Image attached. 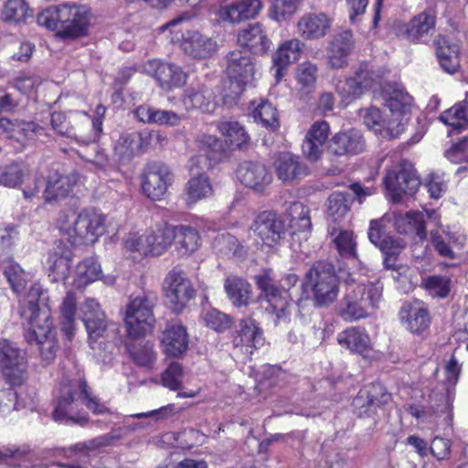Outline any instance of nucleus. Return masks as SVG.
Wrapping results in <instances>:
<instances>
[{
    "mask_svg": "<svg viewBox=\"0 0 468 468\" xmlns=\"http://www.w3.org/2000/svg\"><path fill=\"white\" fill-rule=\"evenodd\" d=\"M250 111L253 119L262 126L275 131L280 127L276 108L268 101L261 99L250 103Z\"/></svg>",
    "mask_w": 468,
    "mask_h": 468,
    "instance_id": "nucleus-47",
    "label": "nucleus"
},
{
    "mask_svg": "<svg viewBox=\"0 0 468 468\" xmlns=\"http://www.w3.org/2000/svg\"><path fill=\"white\" fill-rule=\"evenodd\" d=\"M77 312V298L73 292L69 291L64 297L60 305V323L62 331L70 339L75 331Z\"/></svg>",
    "mask_w": 468,
    "mask_h": 468,
    "instance_id": "nucleus-50",
    "label": "nucleus"
},
{
    "mask_svg": "<svg viewBox=\"0 0 468 468\" xmlns=\"http://www.w3.org/2000/svg\"><path fill=\"white\" fill-rule=\"evenodd\" d=\"M116 439L117 436L106 433L86 441L78 442L69 448L68 456L86 461L97 455L101 449L111 445Z\"/></svg>",
    "mask_w": 468,
    "mask_h": 468,
    "instance_id": "nucleus-42",
    "label": "nucleus"
},
{
    "mask_svg": "<svg viewBox=\"0 0 468 468\" xmlns=\"http://www.w3.org/2000/svg\"><path fill=\"white\" fill-rule=\"evenodd\" d=\"M104 112L105 108L100 105L96 109L97 118L90 120V118L85 114V122L90 132L88 133H82V134H75L76 138H81L82 144H84L96 142L102 131V115Z\"/></svg>",
    "mask_w": 468,
    "mask_h": 468,
    "instance_id": "nucleus-57",
    "label": "nucleus"
},
{
    "mask_svg": "<svg viewBox=\"0 0 468 468\" xmlns=\"http://www.w3.org/2000/svg\"><path fill=\"white\" fill-rule=\"evenodd\" d=\"M330 133L329 123L325 121L315 122L308 130L302 144L303 155L310 161H317L323 153V146Z\"/></svg>",
    "mask_w": 468,
    "mask_h": 468,
    "instance_id": "nucleus-29",
    "label": "nucleus"
},
{
    "mask_svg": "<svg viewBox=\"0 0 468 468\" xmlns=\"http://www.w3.org/2000/svg\"><path fill=\"white\" fill-rule=\"evenodd\" d=\"M258 287L265 293V297L278 319L289 315L288 307L292 300L291 290L298 283L299 277L294 273L285 275L282 279L281 287H277L271 275V271H263L255 276Z\"/></svg>",
    "mask_w": 468,
    "mask_h": 468,
    "instance_id": "nucleus-10",
    "label": "nucleus"
},
{
    "mask_svg": "<svg viewBox=\"0 0 468 468\" xmlns=\"http://www.w3.org/2000/svg\"><path fill=\"white\" fill-rule=\"evenodd\" d=\"M173 242L177 253L181 256H189L195 253L201 246L199 232L190 225H172Z\"/></svg>",
    "mask_w": 468,
    "mask_h": 468,
    "instance_id": "nucleus-35",
    "label": "nucleus"
},
{
    "mask_svg": "<svg viewBox=\"0 0 468 468\" xmlns=\"http://www.w3.org/2000/svg\"><path fill=\"white\" fill-rule=\"evenodd\" d=\"M202 319L207 326L217 332H223L230 327L231 319L226 314L211 308L205 310L202 314Z\"/></svg>",
    "mask_w": 468,
    "mask_h": 468,
    "instance_id": "nucleus-59",
    "label": "nucleus"
},
{
    "mask_svg": "<svg viewBox=\"0 0 468 468\" xmlns=\"http://www.w3.org/2000/svg\"><path fill=\"white\" fill-rule=\"evenodd\" d=\"M32 16V10L26 0H7L2 10L1 17L5 22L19 23Z\"/></svg>",
    "mask_w": 468,
    "mask_h": 468,
    "instance_id": "nucleus-55",
    "label": "nucleus"
},
{
    "mask_svg": "<svg viewBox=\"0 0 468 468\" xmlns=\"http://www.w3.org/2000/svg\"><path fill=\"white\" fill-rule=\"evenodd\" d=\"M354 197L347 192L335 191L332 193L326 202L328 216L334 220H341L350 211Z\"/></svg>",
    "mask_w": 468,
    "mask_h": 468,
    "instance_id": "nucleus-49",
    "label": "nucleus"
},
{
    "mask_svg": "<svg viewBox=\"0 0 468 468\" xmlns=\"http://www.w3.org/2000/svg\"><path fill=\"white\" fill-rule=\"evenodd\" d=\"M105 217L93 210H73L59 214L57 226L60 234L71 244L94 243L104 233Z\"/></svg>",
    "mask_w": 468,
    "mask_h": 468,
    "instance_id": "nucleus-4",
    "label": "nucleus"
},
{
    "mask_svg": "<svg viewBox=\"0 0 468 468\" xmlns=\"http://www.w3.org/2000/svg\"><path fill=\"white\" fill-rule=\"evenodd\" d=\"M101 265L94 259H85L80 262L76 269L74 284L77 288H82L101 278Z\"/></svg>",
    "mask_w": 468,
    "mask_h": 468,
    "instance_id": "nucleus-52",
    "label": "nucleus"
},
{
    "mask_svg": "<svg viewBox=\"0 0 468 468\" xmlns=\"http://www.w3.org/2000/svg\"><path fill=\"white\" fill-rule=\"evenodd\" d=\"M303 285L311 290L314 304L317 306L332 303L339 292L334 266L326 261L315 262L307 271Z\"/></svg>",
    "mask_w": 468,
    "mask_h": 468,
    "instance_id": "nucleus-9",
    "label": "nucleus"
},
{
    "mask_svg": "<svg viewBox=\"0 0 468 468\" xmlns=\"http://www.w3.org/2000/svg\"><path fill=\"white\" fill-rule=\"evenodd\" d=\"M410 102V95L401 89H394L393 92L386 99V106L389 109L392 114V120L399 122V118L401 115L404 108Z\"/></svg>",
    "mask_w": 468,
    "mask_h": 468,
    "instance_id": "nucleus-58",
    "label": "nucleus"
},
{
    "mask_svg": "<svg viewBox=\"0 0 468 468\" xmlns=\"http://www.w3.org/2000/svg\"><path fill=\"white\" fill-rule=\"evenodd\" d=\"M0 368L12 386L22 385L27 378L26 353L5 338L0 339Z\"/></svg>",
    "mask_w": 468,
    "mask_h": 468,
    "instance_id": "nucleus-12",
    "label": "nucleus"
},
{
    "mask_svg": "<svg viewBox=\"0 0 468 468\" xmlns=\"http://www.w3.org/2000/svg\"><path fill=\"white\" fill-rule=\"evenodd\" d=\"M218 129L224 136L225 143L229 150L240 149L250 141V136L245 128L238 122H221L218 125Z\"/></svg>",
    "mask_w": 468,
    "mask_h": 468,
    "instance_id": "nucleus-45",
    "label": "nucleus"
},
{
    "mask_svg": "<svg viewBox=\"0 0 468 468\" xmlns=\"http://www.w3.org/2000/svg\"><path fill=\"white\" fill-rule=\"evenodd\" d=\"M214 189L209 177L206 174L191 176L187 181L184 199L188 207L196 205L199 201L209 198L213 196Z\"/></svg>",
    "mask_w": 468,
    "mask_h": 468,
    "instance_id": "nucleus-41",
    "label": "nucleus"
},
{
    "mask_svg": "<svg viewBox=\"0 0 468 468\" xmlns=\"http://www.w3.org/2000/svg\"><path fill=\"white\" fill-rule=\"evenodd\" d=\"M190 19L187 14H183L163 25L159 30H168L171 41L178 43L183 52L195 59H205L213 56L217 50V43L210 37L197 30H183L184 22Z\"/></svg>",
    "mask_w": 468,
    "mask_h": 468,
    "instance_id": "nucleus-6",
    "label": "nucleus"
},
{
    "mask_svg": "<svg viewBox=\"0 0 468 468\" xmlns=\"http://www.w3.org/2000/svg\"><path fill=\"white\" fill-rule=\"evenodd\" d=\"M400 318L405 327L412 334L420 335L431 324V317L426 308L419 303L404 304Z\"/></svg>",
    "mask_w": 468,
    "mask_h": 468,
    "instance_id": "nucleus-39",
    "label": "nucleus"
},
{
    "mask_svg": "<svg viewBox=\"0 0 468 468\" xmlns=\"http://www.w3.org/2000/svg\"><path fill=\"white\" fill-rule=\"evenodd\" d=\"M143 193L152 200H160L173 181L167 165L152 162L145 165L140 176Z\"/></svg>",
    "mask_w": 468,
    "mask_h": 468,
    "instance_id": "nucleus-15",
    "label": "nucleus"
},
{
    "mask_svg": "<svg viewBox=\"0 0 468 468\" xmlns=\"http://www.w3.org/2000/svg\"><path fill=\"white\" fill-rule=\"evenodd\" d=\"M164 353L172 357L183 356L188 348V335L179 322L167 324L161 340Z\"/></svg>",
    "mask_w": 468,
    "mask_h": 468,
    "instance_id": "nucleus-28",
    "label": "nucleus"
},
{
    "mask_svg": "<svg viewBox=\"0 0 468 468\" xmlns=\"http://www.w3.org/2000/svg\"><path fill=\"white\" fill-rule=\"evenodd\" d=\"M80 310L90 340L96 341L103 335L107 328L106 315L101 304L94 298H87L81 303Z\"/></svg>",
    "mask_w": 468,
    "mask_h": 468,
    "instance_id": "nucleus-21",
    "label": "nucleus"
},
{
    "mask_svg": "<svg viewBox=\"0 0 468 468\" xmlns=\"http://www.w3.org/2000/svg\"><path fill=\"white\" fill-rule=\"evenodd\" d=\"M157 302L154 292H144L130 299L126 305L124 324L129 336L137 338L153 331L155 318L154 307Z\"/></svg>",
    "mask_w": 468,
    "mask_h": 468,
    "instance_id": "nucleus-8",
    "label": "nucleus"
},
{
    "mask_svg": "<svg viewBox=\"0 0 468 468\" xmlns=\"http://www.w3.org/2000/svg\"><path fill=\"white\" fill-rule=\"evenodd\" d=\"M262 8L261 0H236L219 10V16L229 23L255 18Z\"/></svg>",
    "mask_w": 468,
    "mask_h": 468,
    "instance_id": "nucleus-33",
    "label": "nucleus"
},
{
    "mask_svg": "<svg viewBox=\"0 0 468 468\" xmlns=\"http://www.w3.org/2000/svg\"><path fill=\"white\" fill-rule=\"evenodd\" d=\"M337 343L352 353L367 357L371 351V341L367 331L359 326H351L337 335Z\"/></svg>",
    "mask_w": 468,
    "mask_h": 468,
    "instance_id": "nucleus-34",
    "label": "nucleus"
},
{
    "mask_svg": "<svg viewBox=\"0 0 468 468\" xmlns=\"http://www.w3.org/2000/svg\"><path fill=\"white\" fill-rule=\"evenodd\" d=\"M151 256L164 254L173 244L172 225L164 224L146 231Z\"/></svg>",
    "mask_w": 468,
    "mask_h": 468,
    "instance_id": "nucleus-44",
    "label": "nucleus"
},
{
    "mask_svg": "<svg viewBox=\"0 0 468 468\" xmlns=\"http://www.w3.org/2000/svg\"><path fill=\"white\" fill-rule=\"evenodd\" d=\"M384 185L392 201L399 203L403 196H413L419 189L420 181L412 165L402 161L387 172Z\"/></svg>",
    "mask_w": 468,
    "mask_h": 468,
    "instance_id": "nucleus-11",
    "label": "nucleus"
},
{
    "mask_svg": "<svg viewBox=\"0 0 468 468\" xmlns=\"http://www.w3.org/2000/svg\"><path fill=\"white\" fill-rule=\"evenodd\" d=\"M39 26L55 31L62 39H74L87 35L90 9L76 3L61 4L40 12L37 16Z\"/></svg>",
    "mask_w": 468,
    "mask_h": 468,
    "instance_id": "nucleus-3",
    "label": "nucleus"
},
{
    "mask_svg": "<svg viewBox=\"0 0 468 468\" xmlns=\"http://www.w3.org/2000/svg\"><path fill=\"white\" fill-rule=\"evenodd\" d=\"M197 143L201 152L204 154H197L189 160V171L191 176L206 174L205 172L212 167V160L216 154L223 150L220 140L210 134H200L197 138Z\"/></svg>",
    "mask_w": 468,
    "mask_h": 468,
    "instance_id": "nucleus-18",
    "label": "nucleus"
},
{
    "mask_svg": "<svg viewBox=\"0 0 468 468\" xmlns=\"http://www.w3.org/2000/svg\"><path fill=\"white\" fill-rule=\"evenodd\" d=\"M334 242L339 254L344 258L356 257V243L352 231L341 230L334 239Z\"/></svg>",
    "mask_w": 468,
    "mask_h": 468,
    "instance_id": "nucleus-60",
    "label": "nucleus"
},
{
    "mask_svg": "<svg viewBox=\"0 0 468 468\" xmlns=\"http://www.w3.org/2000/svg\"><path fill=\"white\" fill-rule=\"evenodd\" d=\"M182 102L186 110H200L213 112L217 107L214 91L207 85L197 82L187 87L183 93Z\"/></svg>",
    "mask_w": 468,
    "mask_h": 468,
    "instance_id": "nucleus-25",
    "label": "nucleus"
},
{
    "mask_svg": "<svg viewBox=\"0 0 468 468\" xmlns=\"http://www.w3.org/2000/svg\"><path fill=\"white\" fill-rule=\"evenodd\" d=\"M333 18L325 13H307L297 22L299 36L305 40H317L331 30Z\"/></svg>",
    "mask_w": 468,
    "mask_h": 468,
    "instance_id": "nucleus-24",
    "label": "nucleus"
},
{
    "mask_svg": "<svg viewBox=\"0 0 468 468\" xmlns=\"http://www.w3.org/2000/svg\"><path fill=\"white\" fill-rule=\"evenodd\" d=\"M43 132L44 128L34 122H14L8 118H0V134H5L10 140L17 142L20 150Z\"/></svg>",
    "mask_w": 468,
    "mask_h": 468,
    "instance_id": "nucleus-23",
    "label": "nucleus"
},
{
    "mask_svg": "<svg viewBox=\"0 0 468 468\" xmlns=\"http://www.w3.org/2000/svg\"><path fill=\"white\" fill-rule=\"evenodd\" d=\"M303 44L297 38H292L282 43L271 56L272 66L271 68L276 81H280L286 74L288 67L299 60Z\"/></svg>",
    "mask_w": 468,
    "mask_h": 468,
    "instance_id": "nucleus-22",
    "label": "nucleus"
},
{
    "mask_svg": "<svg viewBox=\"0 0 468 468\" xmlns=\"http://www.w3.org/2000/svg\"><path fill=\"white\" fill-rule=\"evenodd\" d=\"M81 405H85L94 414H103L108 411L105 404L88 391L87 382L84 379L65 380L60 383L58 390L53 418L56 421L83 426L88 422V417L80 412Z\"/></svg>",
    "mask_w": 468,
    "mask_h": 468,
    "instance_id": "nucleus-2",
    "label": "nucleus"
},
{
    "mask_svg": "<svg viewBox=\"0 0 468 468\" xmlns=\"http://www.w3.org/2000/svg\"><path fill=\"white\" fill-rule=\"evenodd\" d=\"M353 46V34L350 30H345L335 35L328 51V62L330 66L335 69L346 66Z\"/></svg>",
    "mask_w": 468,
    "mask_h": 468,
    "instance_id": "nucleus-40",
    "label": "nucleus"
},
{
    "mask_svg": "<svg viewBox=\"0 0 468 468\" xmlns=\"http://www.w3.org/2000/svg\"><path fill=\"white\" fill-rule=\"evenodd\" d=\"M381 297L382 288L378 284L347 283L339 304V315L346 322L366 318L378 307Z\"/></svg>",
    "mask_w": 468,
    "mask_h": 468,
    "instance_id": "nucleus-5",
    "label": "nucleus"
},
{
    "mask_svg": "<svg viewBox=\"0 0 468 468\" xmlns=\"http://www.w3.org/2000/svg\"><path fill=\"white\" fill-rule=\"evenodd\" d=\"M183 367L177 362L171 363L162 374V384L171 390H178L181 387Z\"/></svg>",
    "mask_w": 468,
    "mask_h": 468,
    "instance_id": "nucleus-63",
    "label": "nucleus"
},
{
    "mask_svg": "<svg viewBox=\"0 0 468 468\" xmlns=\"http://www.w3.org/2000/svg\"><path fill=\"white\" fill-rule=\"evenodd\" d=\"M78 180L79 176L75 173L69 175L55 173L50 175L44 192L46 202L53 203L67 197Z\"/></svg>",
    "mask_w": 468,
    "mask_h": 468,
    "instance_id": "nucleus-37",
    "label": "nucleus"
},
{
    "mask_svg": "<svg viewBox=\"0 0 468 468\" xmlns=\"http://www.w3.org/2000/svg\"><path fill=\"white\" fill-rule=\"evenodd\" d=\"M164 292L166 303L175 313H181L196 294L186 273L178 270H172L167 273L164 282Z\"/></svg>",
    "mask_w": 468,
    "mask_h": 468,
    "instance_id": "nucleus-14",
    "label": "nucleus"
},
{
    "mask_svg": "<svg viewBox=\"0 0 468 468\" xmlns=\"http://www.w3.org/2000/svg\"><path fill=\"white\" fill-rule=\"evenodd\" d=\"M237 177L245 186L257 192H262L272 181L271 172L263 164L250 161L239 165Z\"/></svg>",
    "mask_w": 468,
    "mask_h": 468,
    "instance_id": "nucleus-26",
    "label": "nucleus"
},
{
    "mask_svg": "<svg viewBox=\"0 0 468 468\" xmlns=\"http://www.w3.org/2000/svg\"><path fill=\"white\" fill-rule=\"evenodd\" d=\"M238 43L252 54L263 55L269 50L271 42L267 37L262 25L254 23L239 31Z\"/></svg>",
    "mask_w": 468,
    "mask_h": 468,
    "instance_id": "nucleus-31",
    "label": "nucleus"
},
{
    "mask_svg": "<svg viewBox=\"0 0 468 468\" xmlns=\"http://www.w3.org/2000/svg\"><path fill=\"white\" fill-rule=\"evenodd\" d=\"M405 243L403 240H389L388 239L381 245V251L385 255L384 266L389 270L396 269V261L398 255L404 249Z\"/></svg>",
    "mask_w": 468,
    "mask_h": 468,
    "instance_id": "nucleus-62",
    "label": "nucleus"
},
{
    "mask_svg": "<svg viewBox=\"0 0 468 468\" xmlns=\"http://www.w3.org/2000/svg\"><path fill=\"white\" fill-rule=\"evenodd\" d=\"M286 214L290 218L291 226L298 231L311 229L310 210L302 202L290 203L286 207Z\"/></svg>",
    "mask_w": 468,
    "mask_h": 468,
    "instance_id": "nucleus-54",
    "label": "nucleus"
},
{
    "mask_svg": "<svg viewBox=\"0 0 468 468\" xmlns=\"http://www.w3.org/2000/svg\"><path fill=\"white\" fill-rule=\"evenodd\" d=\"M362 112L365 125L377 135L383 138H394L402 132L400 123H396V121L388 116L384 117L378 108L370 107Z\"/></svg>",
    "mask_w": 468,
    "mask_h": 468,
    "instance_id": "nucleus-32",
    "label": "nucleus"
},
{
    "mask_svg": "<svg viewBox=\"0 0 468 468\" xmlns=\"http://www.w3.org/2000/svg\"><path fill=\"white\" fill-rule=\"evenodd\" d=\"M226 73L229 80V93L225 91L223 94V103L231 107L254 80L255 65L252 58L240 50L231 51L227 56Z\"/></svg>",
    "mask_w": 468,
    "mask_h": 468,
    "instance_id": "nucleus-7",
    "label": "nucleus"
},
{
    "mask_svg": "<svg viewBox=\"0 0 468 468\" xmlns=\"http://www.w3.org/2000/svg\"><path fill=\"white\" fill-rule=\"evenodd\" d=\"M42 294L41 286L31 285L28 292L19 300L20 316L27 322L26 340L29 345H36L42 359L50 363L58 351L56 330L49 311L39 307L38 302Z\"/></svg>",
    "mask_w": 468,
    "mask_h": 468,
    "instance_id": "nucleus-1",
    "label": "nucleus"
},
{
    "mask_svg": "<svg viewBox=\"0 0 468 468\" xmlns=\"http://www.w3.org/2000/svg\"><path fill=\"white\" fill-rule=\"evenodd\" d=\"M1 268L13 291L18 295L21 294L31 279L30 273L9 257L1 261Z\"/></svg>",
    "mask_w": 468,
    "mask_h": 468,
    "instance_id": "nucleus-46",
    "label": "nucleus"
},
{
    "mask_svg": "<svg viewBox=\"0 0 468 468\" xmlns=\"http://www.w3.org/2000/svg\"><path fill=\"white\" fill-rule=\"evenodd\" d=\"M139 70L153 77L165 91L183 87L188 79V74L180 66L156 58L143 63Z\"/></svg>",
    "mask_w": 468,
    "mask_h": 468,
    "instance_id": "nucleus-13",
    "label": "nucleus"
},
{
    "mask_svg": "<svg viewBox=\"0 0 468 468\" xmlns=\"http://www.w3.org/2000/svg\"><path fill=\"white\" fill-rule=\"evenodd\" d=\"M440 121L454 129H464L468 126V95L462 101L456 102L444 111L439 117Z\"/></svg>",
    "mask_w": 468,
    "mask_h": 468,
    "instance_id": "nucleus-51",
    "label": "nucleus"
},
{
    "mask_svg": "<svg viewBox=\"0 0 468 468\" xmlns=\"http://www.w3.org/2000/svg\"><path fill=\"white\" fill-rule=\"evenodd\" d=\"M317 67L312 62H303L296 70V80L302 90L311 91L316 83Z\"/></svg>",
    "mask_w": 468,
    "mask_h": 468,
    "instance_id": "nucleus-56",
    "label": "nucleus"
},
{
    "mask_svg": "<svg viewBox=\"0 0 468 468\" xmlns=\"http://www.w3.org/2000/svg\"><path fill=\"white\" fill-rule=\"evenodd\" d=\"M147 233H129L123 239V246L127 251L136 252L140 256H151L150 249L148 246Z\"/></svg>",
    "mask_w": 468,
    "mask_h": 468,
    "instance_id": "nucleus-61",
    "label": "nucleus"
},
{
    "mask_svg": "<svg viewBox=\"0 0 468 468\" xmlns=\"http://www.w3.org/2000/svg\"><path fill=\"white\" fill-rule=\"evenodd\" d=\"M398 231L408 233L414 231L420 239L426 237L424 215L420 211H410L404 217L396 219Z\"/></svg>",
    "mask_w": 468,
    "mask_h": 468,
    "instance_id": "nucleus-53",
    "label": "nucleus"
},
{
    "mask_svg": "<svg viewBox=\"0 0 468 468\" xmlns=\"http://www.w3.org/2000/svg\"><path fill=\"white\" fill-rule=\"evenodd\" d=\"M366 144L361 133L351 129L335 134L329 141L328 151L335 155L358 154L365 149Z\"/></svg>",
    "mask_w": 468,
    "mask_h": 468,
    "instance_id": "nucleus-30",
    "label": "nucleus"
},
{
    "mask_svg": "<svg viewBox=\"0 0 468 468\" xmlns=\"http://www.w3.org/2000/svg\"><path fill=\"white\" fill-rule=\"evenodd\" d=\"M264 344L263 332L252 318L240 320L239 330L233 338L234 348L250 358L253 351Z\"/></svg>",
    "mask_w": 468,
    "mask_h": 468,
    "instance_id": "nucleus-16",
    "label": "nucleus"
},
{
    "mask_svg": "<svg viewBox=\"0 0 468 468\" xmlns=\"http://www.w3.org/2000/svg\"><path fill=\"white\" fill-rule=\"evenodd\" d=\"M133 361L140 367H151L156 359L154 346L146 343L130 351Z\"/></svg>",
    "mask_w": 468,
    "mask_h": 468,
    "instance_id": "nucleus-64",
    "label": "nucleus"
},
{
    "mask_svg": "<svg viewBox=\"0 0 468 468\" xmlns=\"http://www.w3.org/2000/svg\"><path fill=\"white\" fill-rule=\"evenodd\" d=\"M72 252L61 241L56 244L49 253L48 263L49 268L48 277L52 282L65 281L69 273Z\"/></svg>",
    "mask_w": 468,
    "mask_h": 468,
    "instance_id": "nucleus-36",
    "label": "nucleus"
},
{
    "mask_svg": "<svg viewBox=\"0 0 468 468\" xmlns=\"http://www.w3.org/2000/svg\"><path fill=\"white\" fill-rule=\"evenodd\" d=\"M29 175L27 166L22 162H12L0 167V186L16 188L24 183Z\"/></svg>",
    "mask_w": 468,
    "mask_h": 468,
    "instance_id": "nucleus-48",
    "label": "nucleus"
},
{
    "mask_svg": "<svg viewBox=\"0 0 468 468\" xmlns=\"http://www.w3.org/2000/svg\"><path fill=\"white\" fill-rule=\"evenodd\" d=\"M251 229L269 247L278 244L285 233L283 221L273 211L260 213L254 219Z\"/></svg>",
    "mask_w": 468,
    "mask_h": 468,
    "instance_id": "nucleus-17",
    "label": "nucleus"
},
{
    "mask_svg": "<svg viewBox=\"0 0 468 468\" xmlns=\"http://www.w3.org/2000/svg\"><path fill=\"white\" fill-rule=\"evenodd\" d=\"M224 289L228 298L235 306L248 304L250 298V285L245 279L230 274L225 279Z\"/></svg>",
    "mask_w": 468,
    "mask_h": 468,
    "instance_id": "nucleus-43",
    "label": "nucleus"
},
{
    "mask_svg": "<svg viewBox=\"0 0 468 468\" xmlns=\"http://www.w3.org/2000/svg\"><path fill=\"white\" fill-rule=\"evenodd\" d=\"M275 172L284 183L300 180L310 174V169L297 155L289 152L279 154L274 162Z\"/></svg>",
    "mask_w": 468,
    "mask_h": 468,
    "instance_id": "nucleus-27",
    "label": "nucleus"
},
{
    "mask_svg": "<svg viewBox=\"0 0 468 468\" xmlns=\"http://www.w3.org/2000/svg\"><path fill=\"white\" fill-rule=\"evenodd\" d=\"M436 57L441 69L453 74L460 67V48L455 43H450L443 36H437L433 41Z\"/></svg>",
    "mask_w": 468,
    "mask_h": 468,
    "instance_id": "nucleus-38",
    "label": "nucleus"
},
{
    "mask_svg": "<svg viewBox=\"0 0 468 468\" xmlns=\"http://www.w3.org/2000/svg\"><path fill=\"white\" fill-rule=\"evenodd\" d=\"M436 14L432 10H424L414 16L399 28V35L410 43H422L431 37L436 27Z\"/></svg>",
    "mask_w": 468,
    "mask_h": 468,
    "instance_id": "nucleus-19",
    "label": "nucleus"
},
{
    "mask_svg": "<svg viewBox=\"0 0 468 468\" xmlns=\"http://www.w3.org/2000/svg\"><path fill=\"white\" fill-rule=\"evenodd\" d=\"M374 74L370 72L367 67H360L355 73L354 77L346 79L344 81H339L336 86L338 94L344 101H352L359 98L367 90L373 88L374 83L377 82Z\"/></svg>",
    "mask_w": 468,
    "mask_h": 468,
    "instance_id": "nucleus-20",
    "label": "nucleus"
}]
</instances>
